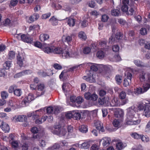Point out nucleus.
Here are the masks:
<instances>
[{
    "label": "nucleus",
    "instance_id": "obj_51",
    "mask_svg": "<svg viewBox=\"0 0 150 150\" xmlns=\"http://www.w3.org/2000/svg\"><path fill=\"white\" fill-rule=\"evenodd\" d=\"M60 133L58 134H56L57 135L59 136H65L67 132L65 129H62L60 131H59Z\"/></svg>",
    "mask_w": 150,
    "mask_h": 150
},
{
    "label": "nucleus",
    "instance_id": "obj_9",
    "mask_svg": "<svg viewBox=\"0 0 150 150\" xmlns=\"http://www.w3.org/2000/svg\"><path fill=\"white\" fill-rule=\"evenodd\" d=\"M110 140L111 139L110 137H104L100 140L99 142V144H100L102 143L103 146L106 148L109 145Z\"/></svg>",
    "mask_w": 150,
    "mask_h": 150
},
{
    "label": "nucleus",
    "instance_id": "obj_5",
    "mask_svg": "<svg viewBox=\"0 0 150 150\" xmlns=\"http://www.w3.org/2000/svg\"><path fill=\"white\" fill-rule=\"evenodd\" d=\"M21 40L25 42L31 44L33 42V38L30 37L29 35L23 34L21 35Z\"/></svg>",
    "mask_w": 150,
    "mask_h": 150
},
{
    "label": "nucleus",
    "instance_id": "obj_42",
    "mask_svg": "<svg viewBox=\"0 0 150 150\" xmlns=\"http://www.w3.org/2000/svg\"><path fill=\"white\" fill-rule=\"evenodd\" d=\"M78 36L80 38L84 40H85L86 38L85 33L83 31L79 32Z\"/></svg>",
    "mask_w": 150,
    "mask_h": 150
},
{
    "label": "nucleus",
    "instance_id": "obj_10",
    "mask_svg": "<svg viewBox=\"0 0 150 150\" xmlns=\"http://www.w3.org/2000/svg\"><path fill=\"white\" fill-rule=\"evenodd\" d=\"M114 115L115 117L119 118L120 120H121L124 117V111L122 109H118L115 111Z\"/></svg>",
    "mask_w": 150,
    "mask_h": 150
},
{
    "label": "nucleus",
    "instance_id": "obj_57",
    "mask_svg": "<svg viewBox=\"0 0 150 150\" xmlns=\"http://www.w3.org/2000/svg\"><path fill=\"white\" fill-rule=\"evenodd\" d=\"M5 70L4 68L0 69V77H4L6 73Z\"/></svg>",
    "mask_w": 150,
    "mask_h": 150
},
{
    "label": "nucleus",
    "instance_id": "obj_22",
    "mask_svg": "<svg viewBox=\"0 0 150 150\" xmlns=\"http://www.w3.org/2000/svg\"><path fill=\"white\" fill-rule=\"evenodd\" d=\"M51 6L53 8L56 10L60 9L62 7V6L56 3L55 1H53L52 0H51Z\"/></svg>",
    "mask_w": 150,
    "mask_h": 150
},
{
    "label": "nucleus",
    "instance_id": "obj_30",
    "mask_svg": "<svg viewBox=\"0 0 150 150\" xmlns=\"http://www.w3.org/2000/svg\"><path fill=\"white\" fill-rule=\"evenodd\" d=\"M39 16L38 14L35 13L33 15L31 16L30 17V20L31 21L33 22L35 20H37L39 18Z\"/></svg>",
    "mask_w": 150,
    "mask_h": 150
},
{
    "label": "nucleus",
    "instance_id": "obj_15",
    "mask_svg": "<svg viewBox=\"0 0 150 150\" xmlns=\"http://www.w3.org/2000/svg\"><path fill=\"white\" fill-rule=\"evenodd\" d=\"M140 122L141 120L139 119L137 114L132 115V125H138Z\"/></svg>",
    "mask_w": 150,
    "mask_h": 150
},
{
    "label": "nucleus",
    "instance_id": "obj_3",
    "mask_svg": "<svg viewBox=\"0 0 150 150\" xmlns=\"http://www.w3.org/2000/svg\"><path fill=\"white\" fill-rule=\"evenodd\" d=\"M66 143L64 141L55 143L53 146L50 147V148L53 150H59L62 147L65 146Z\"/></svg>",
    "mask_w": 150,
    "mask_h": 150
},
{
    "label": "nucleus",
    "instance_id": "obj_31",
    "mask_svg": "<svg viewBox=\"0 0 150 150\" xmlns=\"http://www.w3.org/2000/svg\"><path fill=\"white\" fill-rule=\"evenodd\" d=\"M76 22V19L72 18H69L67 21L68 24L70 27H73Z\"/></svg>",
    "mask_w": 150,
    "mask_h": 150
},
{
    "label": "nucleus",
    "instance_id": "obj_36",
    "mask_svg": "<svg viewBox=\"0 0 150 150\" xmlns=\"http://www.w3.org/2000/svg\"><path fill=\"white\" fill-rule=\"evenodd\" d=\"M22 91L21 90L20 88H17L14 91L13 93L15 95L17 96H21L22 94Z\"/></svg>",
    "mask_w": 150,
    "mask_h": 150
},
{
    "label": "nucleus",
    "instance_id": "obj_29",
    "mask_svg": "<svg viewBox=\"0 0 150 150\" xmlns=\"http://www.w3.org/2000/svg\"><path fill=\"white\" fill-rule=\"evenodd\" d=\"M81 117L80 113L78 111H76L73 114V118L76 120L80 119Z\"/></svg>",
    "mask_w": 150,
    "mask_h": 150
},
{
    "label": "nucleus",
    "instance_id": "obj_62",
    "mask_svg": "<svg viewBox=\"0 0 150 150\" xmlns=\"http://www.w3.org/2000/svg\"><path fill=\"white\" fill-rule=\"evenodd\" d=\"M108 18V16L105 14L101 16V21L103 22H107Z\"/></svg>",
    "mask_w": 150,
    "mask_h": 150
},
{
    "label": "nucleus",
    "instance_id": "obj_48",
    "mask_svg": "<svg viewBox=\"0 0 150 150\" xmlns=\"http://www.w3.org/2000/svg\"><path fill=\"white\" fill-rule=\"evenodd\" d=\"M46 110L47 113L48 114H52L53 113L54 109L52 107L50 106L46 108L45 110Z\"/></svg>",
    "mask_w": 150,
    "mask_h": 150
},
{
    "label": "nucleus",
    "instance_id": "obj_20",
    "mask_svg": "<svg viewBox=\"0 0 150 150\" xmlns=\"http://www.w3.org/2000/svg\"><path fill=\"white\" fill-rule=\"evenodd\" d=\"M83 79L90 83L93 82L95 81V79L93 77V75L92 74H91L89 75L84 76L83 77Z\"/></svg>",
    "mask_w": 150,
    "mask_h": 150
},
{
    "label": "nucleus",
    "instance_id": "obj_34",
    "mask_svg": "<svg viewBox=\"0 0 150 150\" xmlns=\"http://www.w3.org/2000/svg\"><path fill=\"white\" fill-rule=\"evenodd\" d=\"M45 108H41L40 109L37 110H36L35 112H33V113L34 114H33V118H34V119L37 118L38 116V115L36 113V112L38 111L41 112L42 111V110L45 111Z\"/></svg>",
    "mask_w": 150,
    "mask_h": 150
},
{
    "label": "nucleus",
    "instance_id": "obj_60",
    "mask_svg": "<svg viewBox=\"0 0 150 150\" xmlns=\"http://www.w3.org/2000/svg\"><path fill=\"white\" fill-rule=\"evenodd\" d=\"M51 15V13L50 12L47 13L42 15V19H46L49 17Z\"/></svg>",
    "mask_w": 150,
    "mask_h": 150
},
{
    "label": "nucleus",
    "instance_id": "obj_19",
    "mask_svg": "<svg viewBox=\"0 0 150 150\" xmlns=\"http://www.w3.org/2000/svg\"><path fill=\"white\" fill-rule=\"evenodd\" d=\"M34 100V98L33 96V95L32 93H30L28 95V96L25 97V98L24 99V103L25 104H26Z\"/></svg>",
    "mask_w": 150,
    "mask_h": 150
},
{
    "label": "nucleus",
    "instance_id": "obj_56",
    "mask_svg": "<svg viewBox=\"0 0 150 150\" xmlns=\"http://www.w3.org/2000/svg\"><path fill=\"white\" fill-rule=\"evenodd\" d=\"M11 23L10 20L8 18L5 19L3 22V25L5 26H9Z\"/></svg>",
    "mask_w": 150,
    "mask_h": 150
},
{
    "label": "nucleus",
    "instance_id": "obj_24",
    "mask_svg": "<svg viewBox=\"0 0 150 150\" xmlns=\"http://www.w3.org/2000/svg\"><path fill=\"white\" fill-rule=\"evenodd\" d=\"M50 36L49 35L46 34H41L40 36L39 39L42 42H44L47 40L49 38Z\"/></svg>",
    "mask_w": 150,
    "mask_h": 150
},
{
    "label": "nucleus",
    "instance_id": "obj_59",
    "mask_svg": "<svg viewBox=\"0 0 150 150\" xmlns=\"http://www.w3.org/2000/svg\"><path fill=\"white\" fill-rule=\"evenodd\" d=\"M83 101V98L81 97H77L76 98V103L80 104L82 103Z\"/></svg>",
    "mask_w": 150,
    "mask_h": 150
},
{
    "label": "nucleus",
    "instance_id": "obj_64",
    "mask_svg": "<svg viewBox=\"0 0 150 150\" xmlns=\"http://www.w3.org/2000/svg\"><path fill=\"white\" fill-rule=\"evenodd\" d=\"M120 47L118 45H116L112 47V50L115 52H117L119 51Z\"/></svg>",
    "mask_w": 150,
    "mask_h": 150
},
{
    "label": "nucleus",
    "instance_id": "obj_17",
    "mask_svg": "<svg viewBox=\"0 0 150 150\" xmlns=\"http://www.w3.org/2000/svg\"><path fill=\"white\" fill-rule=\"evenodd\" d=\"M31 131L34 134L33 135L32 137L34 139L38 140V138H39V136L36 134L38 131V129L37 127H33L31 129Z\"/></svg>",
    "mask_w": 150,
    "mask_h": 150
},
{
    "label": "nucleus",
    "instance_id": "obj_25",
    "mask_svg": "<svg viewBox=\"0 0 150 150\" xmlns=\"http://www.w3.org/2000/svg\"><path fill=\"white\" fill-rule=\"evenodd\" d=\"M1 128L5 132H8L9 131L10 128L9 125L5 122H4Z\"/></svg>",
    "mask_w": 150,
    "mask_h": 150
},
{
    "label": "nucleus",
    "instance_id": "obj_52",
    "mask_svg": "<svg viewBox=\"0 0 150 150\" xmlns=\"http://www.w3.org/2000/svg\"><path fill=\"white\" fill-rule=\"evenodd\" d=\"M88 6L91 8H94L96 6V3L93 1H91L88 3Z\"/></svg>",
    "mask_w": 150,
    "mask_h": 150
},
{
    "label": "nucleus",
    "instance_id": "obj_7",
    "mask_svg": "<svg viewBox=\"0 0 150 150\" xmlns=\"http://www.w3.org/2000/svg\"><path fill=\"white\" fill-rule=\"evenodd\" d=\"M126 114V123L127 124L131 125V108L129 107L127 109Z\"/></svg>",
    "mask_w": 150,
    "mask_h": 150
},
{
    "label": "nucleus",
    "instance_id": "obj_37",
    "mask_svg": "<svg viewBox=\"0 0 150 150\" xmlns=\"http://www.w3.org/2000/svg\"><path fill=\"white\" fill-rule=\"evenodd\" d=\"M147 74L144 72H142L141 75H140L139 79L141 81H144L145 80H147Z\"/></svg>",
    "mask_w": 150,
    "mask_h": 150
},
{
    "label": "nucleus",
    "instance_id": "obj_63",
    "mask_svg": "<svg viewBox=\"0 0 150 150\" xmlns=\"http://www.w3.org/2000/svg\"><path fill=\"white\" fill-rule=\"evenodd\" d=\"M140 33L141 35H145L146 34L147 32L146 29L145 28H142L140 30Z\"/></svg>",
    "mask_w": 150,
    "mask_h": 150
},
{
    "label": "nucleus",
    "instance_id": "obj_4",
    "mask_svg": "<svg viewBox=\"0 0 150 150\" xmlns=\"http://www.w3.org/2000/svg\"><path fill=\"white\" fill-rule=\"evenodd\" d=\"M61 127V125L59 123H56L54 125V129L51 130V132L54 134H59V131L62 129Z\"/></svg>",
    "mask_w": 150,
    "mask_h": 150
},
{
    "label": "nucleus",
    "instance_id": "obj_6",
    "mask_svg": "<svg viewBox=\"0 0 150 150\" xmlns=\"http://www.w3.org/2000/svg\"><path fill=\"white\" fill-rule=\"evenodd\" d=\"M123 5L122 6L121 9L123 12H125L127 14L128 13V7L127 5L129 3V0H123L122 1Z\"/></svg>",
    "mask_w": 150,
    "mask_h": 150
},
{
    "label": "nucleus",
    "instance_id": "obj_27",
    "mask_svg": "<svg viewBox=\"0 0 150 150\" xmlns=\"http://www.w3.org/2000/svg\"><path fill=\"white\" fill-rule=\"evenodd\" d=\"M53 46L47 47L43 48V50L44 52L47 54L53 52Z\"/></svg>",
    "mask_w": 150,
    "mask_h": 150
},
{
    "label": "nucleus",
    "instance_id": "obj_50",
    "mask_svg": "<svg viewBox=\"0 0 150 150\" xmlns=\"http://www.w3.org/2000/svg\"><path fill=\"white\" fill-rule=\"evenodd\" d=\"M140 138H141L142 142H147L149 141V138L147 136L141 135Z\"/></svg>",
    "mask_w": 150,
    "mask_h": 150
},
{
    "label": "nucleus",
    "instance_id": "obj_55",
    "mask_svg": "<svg viewBox=\"0 0 150 150\" xmlns=\"http://www.w3.org/2000/svg\"><path fill=\"white\" fill-rule=\"evenodd\" d=\"M150 88V84L146 83L143 85V91L144 92L146 91Z\"/></svg>",
    "mask_w": 150,
    "mask_h": 150
},
{
    "label": "nucleus",
    "instance_id": "obj_61",
    "mask_svg": "<svg viewBox=\"0 0 150 150\" xmlns=\"http://www.w3.org/2000/svg\"><path fill=\"white\" fill-rule=\"evenodd\" d=\"M141 135L136 132L132 133V137L135 139H140Z\"/></svg>",
    "mask_w": 150,
    "mask_h": 150
},
{
    "label": "nucleus",
    "instance_id": "obj_43",
    "mask_svg": "<svg viewBox=\"0 0 150 150\" xmlns=\"http://www.w3.org/2000/svg\"><path fill=\"white\" fill-rule=\"evenodd\" d=\"M144 92L143 91L142 89L140 87L137 88L134 91V93L137 95H138Z\"/></svg>",
    "mask_w": 150,
    "mask_h": 150
},
{
    "label": "nucleus",
    "instance_id": "obj_35",
    "mask_svg": "<svg viewBox=\"0 0 150 150\" xmlns=\"http://www.w3.org/2000/svg\"><path fill=\"white\" fill-rule=\"evenodd\" d=\"M96 56L100 59H102L104 57L105 53L103 51L100 50L97 52Z\"/></svg>",
    "mask_w": 150,
    "mask_h": 150
},
{
    "label": "nucleus",
    "instance_id": "obj_54",
    "mask_svg": "<svg viewBox=\"0 0 150 150\" xmlns=\"http://www.w3.org/2000/svg\"><path fill=\"white\" fill-rule=\"evenodd\" d=\"M96 128L99 131H101L102 132H103L104 131L103 126L102 125H101L100 124H99L97 125H96Z\"/></svg>",
    "mask_w": 150,
    "mask_h": 150
},
{
    "label": "nucleus",
    "instance_id": "obj_58",
    "mask_svg": "<svg viewBox=\"0 0 150 150\" xmlns=\"http://www.w3.org/2000/svg\"><path fill=\"white\" fill-rule=\"evenodd\" d=\"M123 144L121 142H117L116 145V148L118 150H121L123 147Z\"/></svg>",
    "mask_w": 150,
    "mask_h": 150
},
{
    "label": "nucleus",
    "instance_id": "obj_12",
    "mask_svg": "<svg viewBox=\"0 0 150 150\" xmlns=\"http://www.w3.org/2000/svg\"><path fill=\"white\" fill-rule=\"evenodd\" d=\"M48 72H45L43 71L40 70L38 72V75L43 77L46 76H49L53 74V73L50 70H48Z\"/></svg>",
    "mask_w": 150,
    "mask_h": 150
},
{
    "label": "nucleus",
    "instance_id": "obj_38",
    "mask_svg": "<svg viewBox=\"0 0 150 150\" xmlns=\"http://www.w3.org/2000/svg\"><path fill=\"white\" fill-rule=\"evenodd\" d=\"M15 56V53L14 51H11L9 52L8 54V59L10 60L13 59Z\"/></svg>",
    "mask_w": 150,
    "mask_h": 150
},
{
    "label": "nucleus",
    "instance_id": "obj_18",
    "mask_svg": "<svg viewBox=\"0 0 150 150\" xmlns=\"http://www.w3.org/2000/svg\"><path fill=\"white\" fill-rule=\"evenodd\" d=\"M110 13L112 16L115 17L120 16L121 14L120 9H112L111 10Z\"/></svg>",
    "mask_w": 150,
    "mask_h": 150
},
{
    "label": "nucleus",
    "instance_id": "obj_39",
    "mask_svg": "<svg viewBox=\"0 0 150 150\" xmlns=\"http://www.w3.org/2000/svg\"><path fill=\"white\" fill-rule=\"evenodd\" d=\"M17 86L16 85L13 84L11 86L9 87L8 90L9 93H14V91L17 88Z\"/></svg>",
    "mask_w": 150,
    "mask_h": 150
},
{
    "label": "nucleus",
    "instance_id": "obj_11",
    "mask_svg": "<svg viewBox=\"0 0 150 150\" xmlns=\"http://www.w3.org/2000/svg\"><path fill=\"white\" fill-rule=\"evenodd\" d=\"M74 34H71L70 35H67L66 36H64L62 38V41L64 42H67L69 44L72 40V38L74 36Z\"/></svg>",
    "mask_w": 150,
    "mask_h": 150
},
{
    "label": "nucleus",
    "instance_id": "obj_13",
    "mask_svg": "<svg viewBox=\"0 0 150 150\" xmlns=\"http://www.w3.org/2000/svg\"><path fill=\"white\" fill-rule=\"evenodd\" d=\"M31 72L30 70H26L16 73L14 76V78H18L26 74H29Z\"/></svg>",
    "mask_w": 150,
    "mask_h": 150
},
{
    "label": "nucleus",
    "instance_id": "obj_49",
    "mask_svg": "<svg viewBox=\"0 0 150 150\" xmlns=\"http://www.w3.org/2000/svg\"><path fill=\"white\" fill-rule=\"evenodd\" d=\"M38 139H39L40 146L42 147H44L46 145V142L43 139V138H40L39 137Z\"/></svg>",
    "mask_w": 150,
    "mask_h": 150
},
{
    "label": "nucleus",
    "instance_id": "obj_41",
    "mask_svg": "<svg viewBox=\"0 0 150 150\" xmlns=\"http://www.w3.org/2000/svg\"><path fill=\"white\" fill-rule=\"evenodd\" d=\"M122 38V34H121L120 32H118L116 33L115 38L117 42H120V41L121 40Z\"/></svg>",
    "mask_w": 150,
    "mask_h": 150
},
{
    "label": "nucleus",
    "instance_id": "obj_16",
    "mask_svg": "<svg viewBox=\"0 0 150 150\" xmlns=\"http://www.w3.org/2000/svg\"><path fill=\"white\" fill-rule=\"evenodd\" d=\"M127 79L130 81V82H131V73L130 72L127 73V79H125L123 81V85L125 87H126L129 85V82Z\"/></svg>",
    "mask_w": 150,
    "mask_h": 150
},
{
    "label": "nucleus",
    "instance_id": "obj_28",
    "mask_svg": "<svg viewBox=\"0 0 150 150\" xmlns=\"http://www.w3.org/2000/svg\"><path fill=\"white\" fill-rule=\"evenodd\" d=\"M88 64L89 66H90V65H92L90 67V69L91 70L93 71H96L98 70V68L96 66L97 64L92 63H88Z\"/></svg>",
    "mask_w": 150,
    "mask_h": 150
},
{
    "label": "nucleus",
    "instance_id": "obj_21",
    "mask_svg": "<svg viewBox=\"0 0 150 150\" xmlns=\"http://www.w3.org/2000/svg\"><path fill=\"white\" fill-rule=\"evenodd\" d=\"M16 120L17 121L20 122H26L27 120V118L25 115H19L17 117Z\"/></svg>",
    "mask_w": 150,
    "mask_h": 150
},
{
    "label": "nucleus",
    "instance_id": "obj_40",
    "mask_svg": "<svg viewBox=\"0 0 150 150\" xmlns=\"http://www.w3.org/2000/svg\"><path fill=\"white\" fill-rule=\"evenodd\" d=\"M79 131L83 133H86L88 131V129L84 125H82L79 129Z\"/></svg>",
    "mask_w": 150,
    "mask_h": 150
},
{
    "label": "nucleus",
    "instance_id": "obj_14",
    "mask_svg": "<svg viewBox=\"0 0 150 150\" xmlns=\"http://www.w3.org/2000/svg\"><path fill=\"white\" fill-rule=\"evenodd\" d=\"M144 113L145 116L147 117L150 116V103L145 104Z\"/></svg>",
    "mask_w": 150,
    "mask_h": 150
},
{
    "label": "nucleus",
    "instance_id": "obj_23",
    "mask_svg": "<svg viewBox=\"0 0 150 150\" xmlns=\"http://www.w3.org/2000/svg\"><path fill=\"white\" fill-rule=\"evenodd\" d=\"M90 146L89 143L88 142H84L78 145L79 148L84 149H88Z\"/></svg>",
    "mask_w": 150,
    "mask_h": 150
},
{
    "label": "nucleus",
    "instance_id": "obj_1",
    "mask_svg": "<svg viewBox=\"0 0 150 150\" xmlns=\"http://www.w3.org/2000/svg\"><path fill=\"white\" fill-rule=\"evenodd\" d=\"M53 52L54 54H62L63 56L67 57H69V53L68 51H65L64 52H63V49L62 48L60 47H55L53 46Z\"/></svg>",
    "mask_w": 150,
    "mask_h": 150
},
{
    "label": "nucleus",
    "instance_id": "obj_32",
    "mask_svg": "<svg viewBox=\"0 0 150 150\" xmlns=\"http://www.w3.org/2000/svg\"><path fill=\"white\" fill-rule=\"evenodd\" d=\"M115 80L117 84L120 85L122 82V76L119 75H117L115 76Z\"/></svg>",
    "mask_w": 150,
    "mask_h": 150
},
{
    "label": "nucleus",
    "instance_id": "obj_47",
    "mask_svg": "<svg viewBox=\"0 0 150 150\" xmlns=\"http://www.w3.org/2000/svg\"><path fill=\"white\" fill-rule=\"evenodd\" d=\"M98 98V96L95 93H91L90 99L89 100L95 101L97 100Z\"/></svg>",
    "mask_w": 150,
    "mask_h": 150
},
{
    "label": "nucleus",
    "instance_id": "obj_26",
    "mask_svg": "<svg viewBox=\"0 0 150 150\" xmlns=\"http://www.w3.org/2000/svg\"><path fill=\"white\" fill-rule=\"evenodd\" d=\"M49 21L51 22L53 26L56 25L58 23V20L55 18L54 16L51 17L49 20Z\"/></svg>",
    "mask_w": 150,
    "mask_h": 150
},
{
    "label": "nucleus",
    "instance_id": "obj_45",
    "mask_svg": "<svg viewBox=\"0 0 150 150\" xmlns=\"http://www.w3.org/2000/svg\"><path fill=\"white\" fill-rule=\"evenodd\" d=\"M1 96L2 99L4 100L6 99L8 96V93L6 91H3L1 93Z\"/></svg>",
    "mask_w": 150,
    "mask_h": 150
},
{
    "label": "nucleus",
    "instance_id": "obj_8",
    "mask_svg": "<svg viewBox=\"0 0 150 150\" xmlns=\"http://www.w3.org/2000/svg\"><path fill=\"white\" fill-rule=\"evenodd\" d=\"M17 64L20 67H22L24 61V58L22 54L18 53L17 56Z\"/></svg>",
    "mask_w": 150,
    "mask_h": 150
},
{
    "label": "nucleus",
    "instance_id": "obj_44",
    "mask_svg": "<svg viewBox=\"0 0 150 150\" xmlns=\"http://www.w3.org/2000/svg\"><path fill=\"white\" fill-rule=\"evenodd\" d=\"M11 62L9 61H6L4 64V69H9L11 66Z\"/></svg>",
    "mask_w": 150,
    "mask_h": 150
},
{
    "label": "nucleus",
    "instance_id": "obj_46",
    "mask_svg": "<svg viewBox=\"0 0 150 150\" xmlns=\"http://www.w3.org/2000/svg\"><path fill=\"white\" fill-rule=\"evenodd\" d=\"M134 64L138 67H144V64L143 63L139 60H136L134 61Z\"/></svg>",
    "mask_w": 150,
    "mask_h": 150
},
{
    "label": "nucleus",
    "instance_id": "obj_53",
    "mask_svg": "<svg viewBox=\"0 0 150 150\" xmlns=\"http://www.w3.org/2000/svg\"><path fill=\"white\" fill-rule=\"evenodd\" d=\"M91 51V49L89 47H86L84 48L83 52L85 54H88Z\"/></svg>",
    "mask_w": 150,
    "mask_h": 150
},
{
    "label": "nucleus",
    "instance_id": "obj_2",
    "mask_svg": "<svg viewBox=\"0 0 150 150\" xmlns=\"http://www.w3.org/2000/svg\"><path fill=\"white\" fill-rule=\"evenodd\" d=\"M98 103L105 106H109L110 103L109 98L108 97H101L99 98Z\"/></svg>",
    "mask_w": 150,
    "mask_h": 150
},
{
    "label": "nucleus",
    "instance_id": "obj_33",
    "mask_svg": "<svg viewBox=\"0 0 150 150\" xmlns=\"http://www.w3.org/2000/svg\"><path fill=\"white\" fill-rule=\"evenodd\" d=\"M104 70L103 73H104L105 76H108L110 72V70L109 68L106 65H104Z\"/></svg>",
    "mask_w": 150,
    "mask_h": 150
}]
</instances>
